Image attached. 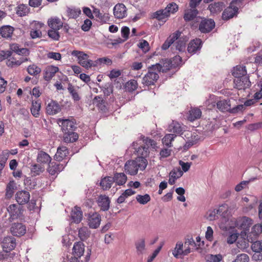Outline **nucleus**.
I'll return each mask as SVG.
<instances>
[{
    "label": "nucleus",
    "mask_w": 262,
    "mask_h": 262,
    "mask_svg": "<svg viewBox=\"0 0 262 262\" xmlns=\"http://www.w3.org/2000/svg\"><path fill=\"white\" fill-rule=\"evenodd\" d=\"M167 130L169 132L172 133L174 135L182 136L184 138L185 137L188 139L184 145V149L185 150L188 149L189 148L195 144L199 139L197 136H194L192 138V134L190 132H187L184 136H183V132L185 131V128L179 122L174 121L168 125Z\"/></svg>",
    "instance_id": "1"
},
{
    "label": "nucleus",
    "mask_w": 262,
    "mask_h": 262,
    "mask_svg": "<svg viewBox=\"0 0 262 262\" xmlns=\"http://www.w3.org/2000/svg\"><path fill=\"white\" fill-rule=\"evenodd\" d=\"M169 68L163 69V67L160 63H156L148 68L147 73L142 78V83L147 86L155 85V83L158 80L159 76L158 73L162 71L164 72L168 70Z\"/></svg>",
    "instance_id": "2"
},
{
    "label": "nucleus",
    "mask_w": 262,
    "mask_h": 262,
    "mask_svg": "<svg viewBox=\"0 0 262 262\" xmlns=\"http://www.w3.org/2000/svg\"><path fill=\"white\" fill-rule=\"evenodd\" d=\"M243 0H232L229 6L224 9L222 13V18L227 21L234 17H236L238 13V7Z\"/></svg>",
    "instance_id": "3"
},
{
    "label": "nucleus",
    "mask_w": 262,
    "mask_h": 262,
    "mask_svg": "<svg viewBox=\"0 0 262 262\" xmlns=\"http://www.w3.org/2000/svg\"><path fill=\"white\" fill-rule=\"evenodd\" d=\"M72 55L77 57L78 63L85 69L91 68L96 65L93 60L89 59L88 54L82 51L74 50L72 52Z\"/></svg>",
    "instance_id": "4"
},
{
    "label": "nucleus",
    "mask_w": 262,
    "mask_h": 262,
    "mask_svg": "<svg viewBox=\"0 0 262 262\" xmlns=\"http://www.w3.org/2000/svg\"><path fill=\"white\" fill-rule=\"evenodd\" d=\"M87 216L88 225L90 228L97 229L100 224L101 217L97 212H90L86 215Z\"/></svg>",
    "instance_id": "5"
},
{
    "label": "nucleus",
    "mask_w": 262,
    "mask_h": 262,
    "mask_svg": "<svg viewBox=\"0 0 262 262\" xmlns=\"http://www.w3.org/2000/svg\"><path fill=\"white\" fill-rule=\"evenodd\" d=\"M234 88L238 90H245L251 86V82L248 76L235 78L234 80Z\"/></svg>",
    "instance_id": "6"
},
{
    "label": "nucleus",
    "mask_w": 262,
    "mask_h": 262,
    "mask_svg": "<svg viewBox=\"0 0 262 262\" xmlns=\"http://www.w3.org/2000/svg\"><path fill=\"white\" fill-rule=\"evenodd\" d=\"M67 162L63 163H58L56 162H51L48 164L47 171L50 174L56 176L60 172L62 171Z\"/></svg>",
    "instance_id": "7"
},
{
    "label": "nucleus",
    "mask_w": 262,
    "mask_h": 262,
    "mask_svg": "<svg viewBox=\"0 0 262 262\" xmlns=\"http://www.w3.org/2000/svg\"><path fill=\"white\" fill-rule=\"evenodd\" d=\"M215 27V22L212 19H204L199 25V30L202 33L210 32Z\"/></svg>",
    "instance_id": "8"
},
{
    "label": "nucleus",
    "mask_w": 262,
    "mask_h": 262,
    "mask_svg": "<svg viewBox=\"0 0 262 262\" xmlns=\"http://www.w3.org/2000/svg\"><path fill=\"white\" fill-rule=\"evenodd\" d=\"M10 230L14 236H21L26 233V228L22 223H15L12 224Z\"/></svg>",
    "instance_id": "9"
},
{
    "label": "nucleus",
    "mask_w": 262,
    "mask_h": 262,
    "mask_svg": "<svg viewBox=\"0 0 262 262\" xmlns=\"http://www.w3.org/2000/svg\"><path fill=\"white\" fill-rule=\"evenodd\" d=\"M59 122L61 123V129L63 133L74 131L77 128L75 120H59Z\"/></svg>",
    "instance_id": "10"
},
{
    "label": "nucleus",
    "mask_w": 262,
    "mask_h": 262,
    "mask_svg": "<svg viewBox=\"0 0 262 262\" xmlns=\"http://www.w3.org/2000/svg\"><path fill=\"white\" fill-rule=\"evenodd\" d=\"M126 11L127 9L125 6L122 3H119L116 5L113 9L114 15L115 17L119 19L123 18L126 16Z\"/></svg>",
    "instance_id": "11"
},
{
    "label": "nucleus",
    "mask_w": 262,
    "mask_h": 262,
    "mask_svg": "<svg viewBox=\"0 0 262 262\" xmlns=\"http://www.w3.org/2000/svg\"><path fill=\"white\" fill-rule=\"evenodd\" d=\"M7 210L13 220L20 216L23 212L22 207L16 204L10 205L8 207Z\"/></svg>",
    "instance_id": "12"
},
{
    "label": "nucleus",
    "mask_w": 262,
    "mask_h": 262,
    "mask_svg": "<svg viewBox=\"0 0 262 262\" xmlns=\"http://www.w3.org/2000/svg\"><path fill=\"white\" fill-rule=\"evenodd\" d=\"M30 198V193L27 191H18L15 194V200L19 205L27 204L29 202Z\"/></svg>",
    "instance_id": "13"
},
{
    "label": "nucleus",
    "mask_w": 262,
    "mask_h": 262,
    "mask_svg": "<svg viewBox=\"0 0 262 262\" xmlns=\"http://www.w3.org/2000/svg\"><path fill=\"white\" fill-rule=\"evenodd\" d=\"M61 108L59 103L55 100H52L48 103L47 107V113L50 115H54L61 111Z\"/></svg>",
    "instance_id": "14"
},
{
    "label": "nucleus",
    "mask_w": 262,
    "mask_h": 262,
    "mask_svg": "<svg viewBox=\"0 0 262 262\" xmlns=\"http://www.w3.org/2000/svg\"><path fill=\"white\" fill-rule=\"evenodd\" d=\"M3 250L12 251L16 247V239L13 236L5 237L2 242Z\"/></svg>",
    "instance_id": "15"
},
{
    "label": "nucleus",
    "mask_w": 262,
    "mask_h": 262,
    "mask_svg": "<svg viewBox=\"0 0 262 262\" xmlns=\"http://www.w3.org/2000/svg\"><path fill=\"white\" fill-rule=\"evenodd\" d=\"M181 34V32L177 31L176 32L171 34L162 45L161 47L162 49L163 50H166L168 49L169 47L179 38Z\"/></svg>",
    "instance_id": "16"
},
{
    "label": "nucleus",
    "mask_w": 262,
    "mask_h": 262,
    "mask_svg": "<svg viewBox=\"0 0 262 262\" xmlns=\"http://www.w3.org/2000/svg\"><path fill=\"white\" fill-rule=\"evenodd\" d=\"M202 40L199 38H195L190 41L188 43L187 51L190 54H194L201 48Z\"/></svg>",
    "instance_id": "17"
},
{
    "label": "nucleus",
    "mask_w": 262,
    "mask_h": 262,
    "mask_svg": "<svg viewBox=\"0 0 262 262\" xmlns=\"http://www.w3.org/2000/svg\"><path fill=\"white\" fill-rule=\"evenodd\" d=\"M93 103L103 112H106L107 110V102L101 96H97L93 100Z\"/></svg>",
    "instance_id": "18"
},
{
    "label": "nucleus",
    "mask_w": 262,
    "mask_h": 262,
    "mask_svg": "<svg viewBox=\"0 0 262 262\" xmlns=\"http://www.w3.org/2000/svg\"><path fill=\"white\" fill-rule=\"evenodd\" d=\"M182 35V34H181ZM188 40V38L186 36L180 35L179 38L176 40L177 41L174 44L176 49L180 52H184L186 49V43Z\"/></svg>",
    "instance_id": "19"
},
{
    "label": "nucleus",
    "mask_w": 262,
    "mask_h": 262,
    "mask_svg": "<svg viewBox=\"0 0 262 262\" xmlns=\"http://www.w3.org/2000/svg\"><path fill=\"white\" fill-rule=\"evenodd\" d=\"M84 252V245L81 242H75L72 249V254L74 256L81 257Z\"/></svg>",
    "instance_id": "20"
},
{
    "label": "nucleus",
    "mask_w": 262,
    "mask_h": 262,
    "mask_svg": "<svg viewBox=\"0 0 262 262\" xmlns=\"http://www.w3.org/2000/svg\"><path fill=\"white\" fill-rule=\"evenodd\" d=\"M252 224V221L250 218L243 216L239 219L236 223V227L247 230Z\"/></svg>",
    "instance_id": "21"
},
{
    "label": "nucleus",
    "mask_w": 262,
    "mask_h": 262,
    "mask_svg": "<svg viewBox=\"0 0 262 262\" xmlns=\"http://www.w3.org/2000/svg\"><path fill=\"white\" fill-rule=\"evenodd\" d=\"M125 171L132 176L136 175L138 171L137 164L134 160L127 161L124 165Z\"/></svg>",
    "instance_id": "22"
},
{
    "label": "nucleus",
    "mask_w": 262,
    "mask_h": 262,
    "mask_svg": "<svg viewBox=\"0 0 262 262\" xmlns=\"http://www.w3.org/2000/svg\"><path fill=\"white\" fill-rule=\"evenodd\" d=\"M71 216L72 222L76 224L79 223L82 219V212L81 210V208L80 207H75L72 210Z\"/></svg>",
    "instance_id": "23"
},
{
    "label": "nucleus",
    "mask_w": 262,
    "mask_h": 262,
    "mask_svg": "<svg viewBox=\"0 0 262 262\" xmlns=\"http://www.w3.org/2000/svg\"><path fill=\"white\" fill-rule=\"evenodd\" d=\"M51 157L47 152L42 150L38 151L36 157V161L38 163L42 164H49L51 162Z\"/></svg>",
    "instance_id": "24"
},
{
    "label": "nucleus",
    "mask_w": 262,
    "mask_h": 262,
    "mask_svg": "<svg viewBox=\"0 0 262 262\" xmlns=\"http://www.w3.org/2000/svg\"><path fill=\"white\" fill-rule=\"evenodd\" d=\"M98 206L102 211H107L110 208V200L106 195H101L98 200Z\"/></svg>",
    "instance_id": "25"
},
{
    "label": "nucleus",
    "mask_w": 262,
    "mask_h": 262,
    "mask_svg": "<svg viewBox=\"0 0 262 262\" xmlns=\"http://www.w3.org/2000/svg\"><path fill=\"white\" fill-rule=\"evenodd\" d=\"M199 13L196 8H188L184 11V19L186 21H189L195 18Z\"/></svg>",
    "instance_id": "26"
},
{
    "label": "nucleus",
    "mask_w": 262,
    "mask_h": 262,
    "mask_svg": "<svg viewBox=\"0 0 262 262\" xmlns=\"http://www.w3.org/2000/svg\"><path fill=\"white\" fill-rule=\"evenodd\" d=\"M217 108L222 112H230L231 103L229 100H221L216 102Z\"/></svg>",
    "instance_id": "27"
},
{
    "label": "nucleus",
    "mask_w": 262,
    "mask_h": 262,
    "mask_svg": "<svg viewBox=\"0 0 262 262\" xmlns=\"http://www.w3.org/2000/svg\"><path fill=\"white\" fill-rule=\"evenodd\" d=\"M69 154L67 147L65 146L59 147L54 156V159L57 161H61Z\"/></svg>",
    "instance_id": "28"
},
{
    "label": "nucleus",
    "mask_w": 262,
    "mask_h": 262,
    "mask_svg": "<svg viewBox=\"0 0 262 262\" xmlns=\"http://www.w3.org/2000/svg\"><path fill=\"white\" fill-rule=\"evenodd\" d=\"M14 28L9 25L3 26L0 28V35L3 38L8 39L11 37Z\"/></svg>",
    "instance_id": "29"
},
{
    "label": "nucleus",
    "mask_w": 262,
    "mask_h": 262,
    "mask_svg": "<svg viewBox=\"0 0 262 262\" xmlns=\"http://www.w3.org/2000/svg\"><path fill=\"white\" fill-rule=\"evenodd\" d=\"M41 108V103L39 100L32 101L31 107L30 111L32 115L35 118H38L40 115V111Z\"/></svg>",
    "instance_id": "30"
},
{
    "label": "nucleus",
    "mask_w": 262,
    "mask_h": 262,
    "mask_svg": "<svg viewBox=\"0 0 262 262\" xmlns=\"http://www.w3.org/2000/svg\"><path fill=\"white\" fill-rule=\"evenodd\" d=\"M93 14L98 18V20L102 23H106L110 20L109 14L107 13H102L98 8H94Z\"/></svg>",
    "instance_id": "31"
},
{
    "label": "nucleus",
    "mask_w": 262,
    "mask_h": 262,
    "mask_svg": "<svg viewBox=\"0 0 262 262\" xmlns=\"http://www.w3.org/2000/svg\"><path fill=\"white\" fill-rule=\"evenodd\" d=\"M114 183V180L113 177H105L101 179L100 182V186L102 189L106 190L110 189Z\"/></svg>",
    "instance_id": "32"
},
{
    "label": "nucleus",
    "mask_w": 262,
    "mask_h": 262,
    "mask_svg": "<svg viewBox=\"0 0 262 262\" xmlns=\"http://www.w3.org/2000/svg\"><path fill=\"white\" fill-rule=\"evenodd\" d=\"M232 75L235 78L247 76L246 67L241 65L236 66L232 71Z\"/></svg>",
    "instance_id": "33"
},
{
    "label": "nucleus",
    "mask_w": 262,
    "mask_h": 262,
    "mask_svg": "<svg viewBox=\"0 0 262 262\" xmlns=\"http://www.w3.org/2000/svg\"><path fill=\"white\" fill-rule=\"evenodd\" d=\"M225 7V4L223 2H215L210 4L208 9L212 13H217L220 12Z\"/></svg>",
    "instance_id": "34"
},
{
    "label": "nucleus",
    "mask_w": 262,
    "mask_h": 262,
    "mask_svg": "<svg viewBox=\"0 0 262 262\" xmlns=\"http://www.w3.org/2000/svg\"><path fill=\"white\" fill-rule=\"evenodd\" d=\"M78 139V135L74 131L64 133L63 141L66 143H73Z\"/></svg>",
    "instance_id": "35"
},
{
    "label": "nucleus",
    "mask_w": 262,
    "mask_h": 262,
    "mask_svg": "<svg viewBox=\"0 0 262 262\" xmlns=\"http://www.w3.org/2000/svg\"><path fill=\"white\" fill-rule=\"evenodd\" d=\"M10 49L11 52H13L19 55H24L29 54V50L27 48H20L17 43H12L10 45Z\"/></svg>",
    "instance_id": "36"
},
{
    "label": "nucleus",
    "mask_w": 262,
    "mask_h": 262,
    "mask_svg": "<svg viewBox=\"0 0 262 262\" xmlns=\"http://www.w3.org/2000/svg\"><path fill=\"white\" fill-rule=\"evenodd\" d=\"M28 60L27 58H21L19 60H16L14 57H11L7 60L6 64L8 67L13 68L20 66L23 62Z\"/></svg>",
    "instance_id": "37"
},
{
    "label": "nucleus",
    "mask_w": 262,
    "mask_h": 262,
    "mask_svg": "<svg viewBox=\"0 0 262 262\" xmlns=\"http://www.w3.org/2000/svg\"><path fill=\"white\" fill-rule=\"evenodd\" d=\"M59 69L57 67L51 66L48 67L46 71V74L44 75V79L49 81L51 79L55 74L58 71Z\"/></svg>",
    "instance_id": "38"
},
{
    "label": "nucleus",
    "mask_w": 262,
    "mask_h": 262,
    "mask_svg": "<svg viewBox=\"0 0 262 262\" xmlns=\"http://www.w3.org/2000/svg\"><path fill=\"white\" fill-rule=\"evenodd\" d=\"M113 178L114 180V183L118 185H123L127 181V177L123 172L115 173Z\"/></svg>",
    "instance_id": "39"
},
{
    "label": "nucleus",
    "mask_w": 262,
    "mask_h": 262,
    "mask_svg": "<svg viewBox=\"0 0 262 262\" xmlns=\"http://www.w3.org/2000/svg\"><path fill=\"white\" fill-rule=\"evenodd\" d=\"M48 26L51 29L59 30L62 28L63 23L58 18H54L48 20Z\"/></svg>",
    "instance_id": "40"
},
{
    "label": "nucleus",
    "mask_w": 262,
    "mask_h": 262,
    "mask_svg": "<svg viewBox=\"0 0 262 262\" xmlns=\"http://www.w3.org/2000/svg\"><path fill=\"white\" fill-rule=\"evenodd\" d=\"M169 16L168 14L167 10L165 9H160L157 11H156L154 14V17L157 19L159 20H162L165 21L166 19Z\"/></svg>",
    "instance_id": "41"
},
{
    "label": "nucleus",
    "mask_w": 262,
    "mask_h": 262,
    "mask_svg": "<svg viewBox=\"0 0 262 262\" xmlns=\"http://www.w3.org/2000/svg\"><path fill=\"white\" fill-rule=\"evenodd\" d=\"M16 189V183L14 181H10L7 185L6 189V196L11 198L14 193V191Z\"/></svg>",
    "instance_id": "42"
},
{
    "label": "nucleus",
    "mask_w": 262,
    "mask_h": 262,
    "mask_svg": "<svg viewBox=\"0 0 262 262\" xmlns=\"http://www.w3.org/2000/svg\"><path fill=\"white\" fill-rule=\"evenodd\" d=\"M202 112L200 109L198 108H192L189 111V115L188 119L190 121H193L201 117Z\"/></svg>",
    "instance_id": "43"
},
{
    "label": "nucleus",
    "mask_w": 262,
    "mask_h": 262,
    "mask_svg": "<svg viewBox=\"0 0 262 262\" xmlns=\"http://www.w3.org/2000/svg\"><path fill=\"white\" fill-rule=\"evenodd\" d=\"M91 234V231L86 227H83L79 229L78 236L80 239L84 241L89 237Z\"/></svg>",
    "instance_id": "44"
},
{
    "label": "nucleus",
    "mask_w": 262,
    "mask_h": 262,
    "mask_svg": "<svg viewBox=\"0 0 262 262\" xmlns=\"http://www.w3.org/2000/svg\"><path fill=\"white\" fill-rule=\"evenodd\" d=\"M134 161L137 164L138 170H144L147 165V161L146 158L143 157H137Z\"/></svg>",
    "instance_id": "45"
},
{
    "label": "nucleus",
    "mask_w": 262,
    "mask_h": 262,
    "mask_svg": "<svg viewBox=\"0 0 262 262\" xmlns=\"http://www.w3.org/2000/svg\"><path fill=\"white\" fill-rule=\"evenodd\" d=\"M30 8L24 4H20L16 8V14L20 17L26 16L29 13Z\"/></svg>",
    "instance_id": "46"
},
{
    "label": "nucleus",
    "mask_w": 262,
    "mask_h": 262,
    "mask_svg": "<svg viewBox=\"0 0 262 262\" xmlns=\"http://www.w3.org/2000/svg\"><path fill=\"white\" fill-rule=\"evenodd\" d=\"M135 247L138 254H142L145 250V242L144 238H141L135 243Z\"/></svg>",
    "instance_id": "47"
},
{
    "label": "nucleus",
    "mask_w": 262,
    "mask_h": 262,
    "mask_svg": "<svg viewBox=\"0 0 262 262\" xmlns=\"http://www.w3.org/2000/svg\"><path fill=\"white\" fill-rule=\"evenodd\" d=\"M68 16L70 18L75 19L77 18L81 14V11L79 8H68L67 10Z\"/></svg>",
    "instance_id": "48"
},
{
    "label": "nucleus",
    "mask_w": 262,
    "mask_h": 262,
    "mask_svg": "<svg viewBox=\"0 0 262 262\" xmlns=\"http://www.w3.org/2000/svg\"><path fill=\"white\" fill-rule=\"evenodd\" d=\"M176 137V135L174 134H167L162 139V143L164 145L167 147H171L172 141L174 140Z\"/></svg>",
    "instance_id": "49"
},
{
    "label": "nucleus",
    "mask_w": 262,
    "mask_h": 262,
    "mask_svg": "<svg viewBox=\"0 0 262 262\" xmlns=\"http://www.w3.org/2000/svg\"><path fill=\"white\" fill-rule=\"evenodd\" d=\"M183 243L182 242H178L176 244L174 249L172 250V255L176 258H178L180 255L183 254Z\"/></svg>",
    "instance_id": "50"
},
{
    "label": "nucleus",
    "mask_w": 262,
    "mask_h": 262,
    "mask_svg": "<svg viewBox=\"0 0 262 262\" xmlns=\"http://www.w3.org/2000/svg\"><path fill=\"white\" fill-rule=\"evenodd\" d=\"M44 168L38 164H34V165H32L31 168V172L33 176L39 175L44 171Z\"/></svg>",
    "instance_id": "51"
},
{
    "label": "nucleus",
    "mask_w": 262,
    "mask_h": 262,
    "mask_svg": "<svg viewBox=\"0 0 262 262\" xmlns=\"http://www.w3.org/2000/svg\"><path fill=\"white\" fill-rule=\"evenodd\" d=\"M138 83L137 81L134 79L130 80L125 84L126 89L129 92L135 91L138 88Z\"/></svg>",
    "instance_id": "52"
},
{
    "label": "nucleus",
    "mask_w": 262,
    "mask_h": 262,
    "mask_svg": "<svg viewBox=\"0 0 262 262\" xmlns=\"http://www.w3.org/2000/svg\"><path fill=\"white\" fill-rule=\"evenodd\" d=\"M27 71L30 75L36 76L40 73L41 70L36 65L33 64L28 66Z\"/></svg>",
    "instance_id": "53"
},
{
    "label": "nucleus",
    "mask_w": 262,
    "mask_h": 262,
    "mask_svg": "<svg viewBox=\"0 0 262 262\" xmlns=\"http://www.w3.org/2000/svg\"><path fill=\"white\" fill-rule=\"evenodd\" d=\"M138 157H143L146 158L149 155V150L148 147L145 146L139 147L137 150Z\"/></svg>",
    "instance_id": "54"
},
{
    "label": "nucleus",
    "mask_w": 262,
    "mask_h": 262,
    "mask_svg": "<svg viewBox=\"0 0 262 262\" xmlns=\"http://www.w3.org/2000/svg\"><path fill=\"white\" fill-rule=\"evenodd\" d=\"M136 200L140 204L145 205L150 201V197L148 194H145L143 195L138 194L136 196Z\"/></svg>",
    "instance_id": "55"
},
{
    "label": "nucleus",
    "mask_w": 262,
    "mask_h": 262,
    "mask_svg": "<svg viewBox=\"0 0 262 262\" xmlns=\"http://www.w3.org/2000/svg\"><path fill=\"white\" fill-rule=\"evenodd\" d=\"M68 90L70 94L72 95L73 99L75 101H78L80 100V98L76 92V91L74 89V86L71 83L68 84Z\"/></svg>",
    "instance_id": "56"
},
{
    "label": "nucleus",
    "mask_w": 262,
    "mask_h": 262,
    "mask_svg": "<svg viewBox=\"0 0 262 262\" xmlns=\"http://www.w3.org/2000/svg\"><path fill=\"white\" fill-rule=\"evenodd\" d=\"M183 172L180 168L173 169L169 173V176L176 180L182 176Z\"/></svg>",
    "instance_id": "57"
},
{
    "label": "nucleus",
    "mask_w": 262,
    "mask_h": 262,
    "mask_svg": "<svg viewBox=\"0 0 262 262\" xmlns=\"http://www.w3.org/2000/svg\"><path fill=\"white\" fill-rule=\"evenodd\" d=\"M250 260L249 256L245 253L238 254L235 259L232 262H249Z\"/></svg>",
    "instance_id": "58"
},
{
    "label": "nucleus",
    "mask_w": 262,
    "mask_h": 262,
    "mask_svg": "<svg viewBox=\"0 0 262 262\" xmlns=\"http://www.w3.org/2000/svg\"><path fill=\"white\" fill-rule=\"evenodd\" d=\"M48 35L50 38L55 41L58 40L60 38L58 30L51 29L48 30Z\"/></svg>",
    "instance_id": "59"
},
{
    "label": "nucleus",
    "mask_w": 262,
    "mask_h": 262,
    "mask_svg": "<svg viewBox=\"0 0 262 262\" xmlns=\"http://www.w3.org/2000/svg\"><path fill=\"white\" fill-rule=\"evenodd\" d=\"M251 248L254 252H262V240L252 243Z\"/></svg>",
    "instance_id": "60"
},
{
    "label": "nucleus",
    "mask_w": 262,
    "mask_h": 262,
    "mask_svg": "<svg viewBox=\"0 0 262 262\" xmlns=\"http://www.w3.org/2000/svg\"><path fill=\"white\" fill-rule=\"evenodd\" d=\"M169 15L170 13H174L178 10V6L174 3H169L165 8Z\"/></svg>",
    "instance_id": "61"
},
{
    "label": "nucleus",
    "mask_w": 262,
    "mask_h": 262,
    "mask_svg": "<svg viewBox=\"0 0 262 262\" xmlns=\"http://www.w3.org/2000/svg\"><path fill=\"white\" fill-rule=\"evenodd\" d=\"M9 156V152L8 150L3 151L2 154L0 155V164L5 166V163L7 162Z\"/></svg>",
    "instance_id": "62"
},
{
    "label": "nucleus",
    "mask_w": 262,
    "mask_h": 262,
    "mask_svg": "<svg viewBox=\"0 0 262 262\" xmlns=\"http://www.w3.org/2000/svg\"><path fill=\"white\" fill-rule=\"evenodd\" d=\"M223 259L221 254H210L208 257L207 262H220Z\"/></svg>",
    "instance_id": "63"
},
{
    "label": "nucleus",
    "mask_w": 262,
    "mask_h": 262,
    "mask_svg": "<svg viewBox=\"0 0 262 262\" xmlns=\"http://www.w3.org/2000/svg\"><path fill=\"white\" fill-rule=\"evenodd\" d=\"M262 232V226L259 224L253 226L251 229V233L254 236H257Z\"/></svg>",
    "instance_id": "64"
}]
</instances>
